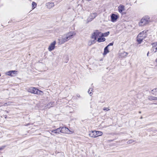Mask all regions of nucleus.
Listing matches in <instances>:
<instances>
[{
	"label": "nucleus",
	"mask_w": 157,
	"mask_h": 157,
	"mask_svg": "<svg viewBox=\"0 0 157 157\" xmlns=\"http://www.w3.org/2000/svg\"><path fill=\"white\" fill-rule=\"evenodd\" d=\"M96 131H91L89 133V136L91 137H97V135H96Z\"/></svg>",
	"instance_id": "obj_14"
},
{
	"label": "nucleus",
	"mask_w": 157,
	"mask_h": 157,
	"mask_svg": "<svg viewBox=\"0 0 157 157\" xmlns=\"http://www.w3.org/2000/svg\"><path fill=\"white\" fill-rule=\"evenodd\" d=\"M128 53L124 51L120 52L119 54V56L121 57H126L128 55Z\"/></svg>",
	"instance_id": "obj_16"
},
{
	"label": "nucleus",
	"mask_w": 157,
	"mask_h": 157,
	"mask_svg": "<svg viewBox=\"0 0 157 157\" xmlns=\"http://www.w3.org/2000/svg\"><path fill=\"white\" fill-rule=\"evenodd\" d=\"M108 46H106L105 47L104 49V55H106V54L108 53L109 52V51L108 50Z\"/></svg>",
	"instance_id": "obj_19"
},
{
	"label": "nucleus",
	"mask_w": 157,
	"mask_h": 157,
	"mask_svg": "<svg viewBox=\"0 0 157 157\" xmlns=\"http://www.w3.org/2000/svg\"><path fill=\"white\" fill-rule=\"evenodd\" d=\"M105 39L104 38H101V37H98L97 40V41L98 42H103L105 41Z\"/></svg>",
	"instance_id": "obj_17"
},
{
	"label": "nucleus",
	"mask_w": 157,
	"mask_h": 157,
	"mask_svg": "<svg viewBox=\"0 0 157 157\" xmlns=\"http://www.w3.org/2000/svg\"><path fill=\"white\" fill-rule=\"evenodd\" d=\"M151 50L154 53L157 52V42L153 43Z\"/></svg>",
	"instance_id": "obj_11"
},
{
	"label": "nucleus",
	"mask_w": 157,
	"mask_h": 157,
	"mask_svg": "<svg viewBox=\"0 0 157 157\" xmlns=\"http://www.w3.org/2000/svg\"><path fill=\"white\" fill-rule=\"evenodd\" d=\"M77 96H78L79 97H80V96H79V95H77Z\"/></svg>",
	"instance_id": "obj_32"
},
{
	"label": "nucleus",
	"mask_w": 157,
	"mask_h": 157,
	"mask_svg": "<svg viewBox=\"0 0 157 157\" xmlns=\"http://www.w3.org/2000/svg\"><path fill=\"white\" fill-rule=\"evenodd\" d=\"M17 71H11L6 73V75H9V76H12V75L14 74H15L16 72Z\"/></svg>",
	"instance_id": "obj_15"
},
{
	"label": "nucleus",
	"mask_w": 157,
	"mask_h": 157,
	"mask_svg": "<svg viewBox=\"0 0 157 157\" xmlns=\"http://www.w3.org/2000/svg\"><path fill=\"white\" fill-rule=\"evenodd\" d=\"M118 11L120 13H122L123 11L125 10V6L122 5H120L118 8Z\"/></svg>",
	"instance_id": "obj_12"
},
{
	"label": "nucleus",
	"mask_w": 157,
	"mask_h": 157,
	"mask_svg": "<svg viewBox=\"0 0 157 157\" xmlns=\"http://www.w3.org/2000/svg\"><path fill=\"white\" fill-rule=\"evenodd\" d=\"M103 133L102 132L100 131H96V135L97 137H98L100 136H101L102 135Z\"/></svg>",
	"instance_id": "obj_18"
},
{
	"label": "nucleus",
	"mask_w": 157,
	"mask_h": 157,
	"mask_svg": "<svg viewBox=\"0 0 157 157\" xmlns=\"http://www.w3.org/2000/svg\"><path fill=\"white\" fill-rule=\"evenodd\" d=\"M133 142V141L132 140H130L128 141V143H132Z\"/></svg>",
	"instance_id": "obj_28"
},
{
	"label": "nucleus",
	"mask_w": 157,
	"mask_h": 157,
	"mask_svg": "<svg viewBox=\"0 0 157 157\" xmlns=\"http://www.w3.org/2000/svg\"><path fill=\"white\" fill-rule=\"evenodd\" d=\"M149 17L148 16L143 17L140 20L139 25L140 26H144L147 24L149 22Z\"/></svg>",
	"instance_id": "obj_4"
},
{
	"label": "nucleus",
	"mask_w": 157,
	"mask_h": 157,
	"mask_svg": "<svg viewBox=\"0 0 157 157\" xmlns=\"http://www.w3.org/2000/svg\"><path fill=\"white\" fill-rule=\"evenodd\" d=\"M139 113H141V112H139Z\"/></svg>",
	"instance_id": "obj_34"
},
{
	"label": "nucleus",
	"mask_w": 157,
	"mask_h": 157,
	"mask_svg": "<svg viewBox=\"0 0 157 157\" xmlns=\"http://www.w3.org/2000/svg\"><path fill=\"white\" fill-rule=\"evenodd\" d=\"M75 33L74 32H69L62 36L61 38L58 39L59 43L62 44L67 42L71 39V37L73 35H75Z\"/></svg>",
	"instance_id": "obj_1"
},
{
	"label": "nucleus",
	"mask_w": 157,
	"mask_h": 157,
	"mask_svg": "<svg viewBox=\"0 0 157 157\" xmlns=\"http://www.w3.org/2000/svg\"><path fill=\"white\" fill-rule=\"evenodd\" d=\"M155 90H157V88L155 89Z\"/></svg>",
	"instance_id": "obj_33"
},
{
	"label": "nucleus",
	"mask_w": 157,
	"mask_h": 157,
	"mask_svg": "<svg viewBox=\"0 0 157 157\" xmlns=\"http://www.w3.org/2000/svg\"><path fill=\"white\" fill-rule=\"evenodd\" d=\"M54 4L53 2H49L47 3L46 4V6L47 8L49 9H50L54 6Z\"/></svg>",
	"instance_id": "obj_13"
},
{
	"label": "nucleus",
	"mask_w": 157,
	"mask_h": 157,
	"mask_svg": "<svg viewBox=\"0 0 157 157\" xmlns=\"http://www.w3.org/2000/svg\"><path fill=\"white\" fill-rule=\"evenodd\" d=\"M103 33L100 32L98 30L96 31L92 35V38L94 39V40L91 42V44H94L95 43V41L96 40L97 38L99 37H102Z\"/></svg>",
	"instance_id": "obj_3"
},
{
	"label": "nucleus",
	"mask_w": 157,
	"mask_h": 157,
	"mask_svg": "<svg viewBox=\"0 0 157 157\" xmlns=\"http://www.w3.org/2000/svg\"><path fill=\"white\" fill-rule=\"evenodd\" d=\"M152 132H153V134L156 133V132H157V131H152Z\"/></svg>",
	"instance_id": "obj_29"
},
{
	"label": "nucleus",
	"mask_w": 157,
	"mask_h": 157,
	"mask_svg": "<svg viewBox=\"0 0 157 157\" xmlns=\"http://www.w3.org/2000/svg\"><path fill=\"white\" fill-rule=\"evenodd\" d=\"M56 44V41H54L53 42L51 43L48 48V51L50 52L53 50L55 49Z\"/></svg>",
	"instance_id": "obj_7"
},
{
	"label": "nucleus",
	"mask_w": 157,
	"mask_h": 157,
	"mask_svg": "<svg viewBox=\"0 0 157 157\" xmlns=\"http://www.w3.org/2000/svg\"><path fill=\"white\" fill-rule=\"evenodd\" d=\"M28 92L37 94H41L42 92L35 87H30L27 89Z\"/></svg>",
	"instance_id": "obj_5"
},
{
	"label": "nucleus",
	"mask_w": 157,
	"mask_h": 157,
	"mask_svg": "<svg viewBox=\"0 0 157 157\" xmlns=\"http://www.w3.org/2000/svg\"><path fill=\"white\" fill-rule=\"evenodd\" d=\"M54 102H51L50 103H49L48 104V106H49V107H51L52 106L54 105Z\"/></svg>",
	"instance_id": "obj_23"
},
{
	"label": "nucleus",
	"mask_w": 157,
	"mask_h": 157,
	"mask_svg": "<svg viewBox=\"0 0 157 157\" xmlns=\"http://www.w3.org/2000/svg\"><path fill=\"white\" fill-rule=\"evenodd\" d=\"M61 131V133H70L71 131L68 128L65 127H60Z\"/></svg>",
	"instance_id": "obj_9"
},
{
	"label": "nucleus",
	"mask_w": 157,
	"mask_h": 157,
	"mask_svg": "<svg viewBox=\"0 0 157 157\" xmlns=\"http://www.w3.org/2000/svg\"><path fill=\"white\" fill-rule=\"evenodd\" d=\"M103 110L104 111H108L109 109L108 108L104 107L103 108Z\"/></svg>",
	"instance_id": "obj_25"
},
{
	"label": "nucleus",
	"mask_w": 157,
	"mask_h": 157,
	"mask_svg": "<svg viewBox=\"0 0 157 157\" xmlns=\"http://www.w3.org/2000/svg\"><path fill=\"white\" fill-rule=\"evenodd\" d=\"M51 132H50L51 134L54 135V134H58L61 132V129L60 127L57 128L56 129L51 131Z\"/></svg>",
	"instance_id": "obj_8"
},
{
	"label": "nucleus",
	"mask_w": 157,
	"mask_h": 157,
	"mask_svg": "<svg viewBox=\"0 0 157 157\" xmlns=\"http://www.w3.org/2000/svg\"><path fill=\"white\" fill-rule=\"evenodd\" d=\"M149 54V52H148L147 54V56H148Z\"/></svg>",
	"instance_id": "obj_30"
},
{
	"label": "nucleus",
	"mask_w": 157,
	"mask_h": 157,
	"mask_svg": "<svg viewBox=\"0 0 157 157\" xmlns=\"http://www.w3.org/2000/svg\"><path fill=\"white\" fill-rule=\"evenodd\" d=\"M147 32V31L144 30L138 35L137 37V40L139 44L141 43L143 40L146 37Z\"/></svg>",
	"instance_id": "obj_2"
},
{
	"label": "nucleus",
	"mask_w": 157,
	"mask_h": 157,
	"mask_svg": "<svg viewBox=\"0 0 157 157\" xmlns=\"http://www.w3.org/2000/svg\"><path fill=\"white\" fill-rule=\"evenodd\" d=\"M33 9H34L36 6V4L35 2H33L32 4Z\"/></svg>",
	"instance_id": "obj_22"
},
{
	"label": "nucleus",
	"mask_w": 157,
	"mask_h": 157,
	"mask_svg": "<svg viewBox=\"0 0 157 157\" xmlns=\"http://www.w3.org/2000/svg\"><path fill=\"white\" fill-rule=\"evenodd\" d=\"M5 147V146H2L1 147H0V151L2 150L3 148Z\"/></svg>",
	"instance_id": "obj_27"
},
{
	"label": "nucleus",
	"mask_w": 157,
	"mask_h": 157,
	"mask_svg": "<svg viewBox=\"0 0 157 157\" xmlns=\"http://www.w3.org/2000/svg\"><path fill=\"white\" fill-rule=\"evenodd\" d=\"M97 16V13H91L89 16L87 20L86 21V23L88 24L89 22L91 21L94 18Z\"/></svg>",
	"instance_id": "obj_6"
},
{
	"label": "nucleus",
	"mask_w": 157,
	"mask_h": 157,
	"mask_svg": "<svg viewBox=\"0 0 157 157\" xmlns=\"http://www.w3.org/2000/svg\"><path fill=\"white\" fill-rule=\"evenodd\" d=\"M93 88H90L89 89V90H88V94H90V95H91H91H92V91H93Z\"/></svg>",
	"instance_id": "obj_20"
},
{
	"label": "nucleus",
	"mask_w": 157,
	"mask_h": 157,
	"mask_svg": "<svg viewBox=\"0 0 157 157\" xmlns=\"http://www.w3.org/2000/svg\"><path fill=\"white\" fill-rule=\"evenodd\" d=\"M147 131L149 132H152V131H157V130L155 128H150L147 130Z\"/></svg>",
	"instance_id": "obj_21"
},
{
	"label": "nucleus",
	"mask_w": 157,
	"mask_h": 157,
	"mask_svg": "<svg viewBox=\"0 0 157 157\" xmlns=\"http://www.w3.org/2000/svg\"><path fill=\"white\" fill-rule=\"evenodd\" d=\"M113 43H110L107 46H108L109 47L110 46H113Z\"/></svg>",
	"instance_id": "obj_26"
},
{
	"label": "nucleus",
	"mask_w": 157,
	"mask_h": 157,
	"mask_svg": "<svg viewBox=\"0 0 157 157\" xmlns=\"http://www.w3.org/2000/svg\"><path fill=\"white\" fill-rule=\"evenodd\" d=\"M142 117H141V119H142Z\"/></svg>",
	"instance_id": "obj_35"
},
{
	"label": "nucleus",
	"mask_w": 157,
	"mask_h": 157,
	"mask_svg": "<svg viewBox=\"0 0 157 157\" xmlns=\"http://www.w3.org/2000/svg\"><path fill=\"white\" fill-rule=\"evenodd\" d=\"M109 34V32H107V33H105L104 34H103L102 36H108Z\"/></svg>",
	"instance_id": "obj_24"
},
{
	"label": "nucleus",
	"mask_w": 157,
	"mask_h": 157,
	"mask_svg": "<svg viewBox=\"0 0 157 157\" xmlns=\"http://www.w3.org/2000/svg\"><path fill=\"white\" fill-rule=\"evenodd\" d=\"M111 21L112 22H115L117 21V19L118 17V16L114 13H112L111 16Z\"/></svg>",
	"instance_id": "obj_10"
},
{
	"label": "nucleus",
	"mask_w": 157,
	"mask_h": 157,
	"mask_svg": "<svg viewBox=\"0 0 157 157\" xmlns=\"http://www.w3.org/2000/svg\"><path fill=\"white\" fill-rule=\"evenodd\" d=\"M155 61L157 63V59H156V60H155Z\"/></svg>",
	"instance_id": "obj_31"
}]
</instances>
